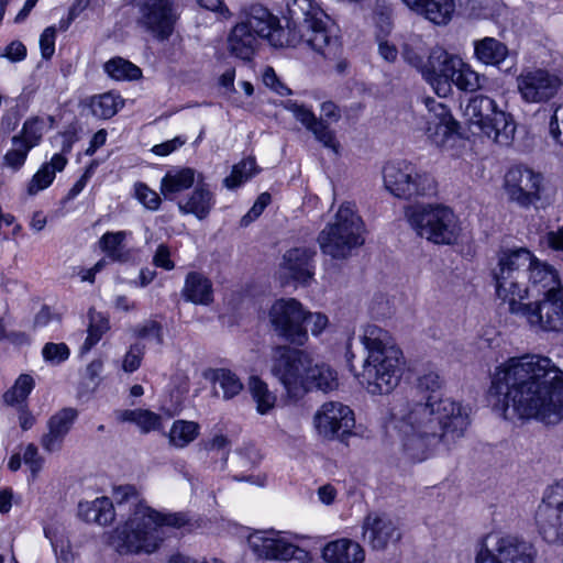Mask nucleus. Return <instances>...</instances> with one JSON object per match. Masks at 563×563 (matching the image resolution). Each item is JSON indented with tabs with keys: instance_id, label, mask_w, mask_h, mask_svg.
Listing matches in <instances>:
<instances>
[{
	"instance_id": "obj_24",
	"label": "nucleus",
	"mask_w": 563,
	"mask_h": 563,
	"mask_svg": "<svg viewBox=\"0 0 563 563\" xmlns=\"http://www.w3.org/2000/svg\"><path fill=\"white\" fill-rule=\"evenodd\" d=\"M285 108L290 111L294 117L305 125L319 142L323 144V146L338 153L339 143L335 140V135L322 119H318L310 109L302 104H298L292 100H288L285 103Z\"/></svg>"
},
{
	"instance_id": "obj_41",
	"label": "nucleus",
	"mask_w": 563,
	"mask_h": 563,
	"mask_svg": "<svg viewBox=\"0 0 563 563\" xmlns=\"http://www.w3.org/2000/svg\"><path fill=\"white\" fill-rule=\"evenodd\" d=\"M118 419L123 422L135 423L144 433L158 430L162 418L146 409H126L118 412Z\"/></svg>"
},
{
	"instance_id": "obj_13",
	"label": "nucleus",
	"mask_w": 563,
	"mask_h": 563,
	"mask_svg": "<svg viewBox=\"0 0 563 563\" xmlns=\"http://www.w3.org/2000/svg\"><path fill=\"white\" fill-rule=\"evenodd\" d=\"M311 360V356L302 350L278 345L273 350L271 372L288 394L297 396L302 391L303 379L310 368Z\"/></svg>"
},
{
	"instance_id": "obj_18",
	"label": "nucleus",
	"mask_w": 563,
	"mask_h": 563,
	"mask_svg": "<svg viewBox=\"0 0 563 563\" xmlns=\"http://www.w3.org/2000/svg\"><path fill=\"white\" fill-rule=\"evenodd\" d=\"M460 65V57L448 53L442 47H434L427 58L422 78L439 97H448L452 92L453 78Z\"/></svg>"
},
{
	"instance_id": "obj_15",
	"label": "nucleus",
	"mask_w": 563,
	"mask_h": 563,
	"mask_svg": "<svg viewBox=\"0 0 563 563\" xmlns=\"http://www.w3.org/2000/svg\"><path fill=\"white\" fill-rule=\"evenodd\" d=\"M521 301L512 305L509 311L523 317L532 329L544 332L563 331V294L545 296L530 303Z\"/></svg>"
},
{
	"instance_id": "obj_51",
	"label": "nucleus",
	"mask_w": 563,
	"mask_h": 563,
	"mask_svg": "<svg viewBox=\"0 0 563 563\" xmlns=\"http://www.w3.org/2000/svg\"><path fill=\"white\" fill-rule=\"evenodd\" d=\"M213 382L221 388L224 399L235 397L243 389V384L236 374L227 368L217 369L213 374Z\"/></svg>"
},
{
	"instance_id": "obj_20",
	"label": "nucleus",
	"mask_w": 563,
	"mask_h": 563,
	"mask_svg": "<svg viewBox=\"0 0 563 563\" xmlns=\"http://www.w3.org/2000/svg\"><path fill=\"white\" fill-rule=\"evenodd\" d=\"M542 176L530 168L516 166L505 175V190L511 201L521 207L533 205L540 199Z\"/></svg>"
},
{
	"instance_id": "obj_46",
	"label": "nucleus",
	"mask_w": 563,
	"mask_h": 563,
	"mask_svg": "<svg viewBox=\"0 0 563 563\" xmlns=\"http://www.w3.org/2000/svg\"><path fill=\"white\" fill-rule=\"evenodd\" d=\"M198 434V423L187 420H176L168 433L169 443L175 448L183 449L191 443Z\"/></svg>"
},
{
	"instance_id": "obj_17",
	"label": "nucleus",
	"mask_w": 563,
	"mask_h": 563,
	"mask_svg": "<svg viewBox=\"0 0 563 563\" xmlns=\"http://www.w3.org/2000/svg\"><path fill=\"white\" fill-rule=\"evenodd\" d=\"M517 91L526 103H547L562 86V79L542 68L522 70L516 78Z\"/></svg>"
},
{
	"instance_id": "obj_64",
	"label": "nucleus",
	"mask_w": 563,
	"mask_h": 563,
	"mask_svg": "<svg viewBox=\"0 0 563 563\" xmlns=\"http://www.w3.org/2000/svg\"><path fill=\"white\" fill-rule=\"evenodd\" d=\"M55 27H46L40 37L41 54L44 59H49L55 52Z\"/></svg>"
},
{
	"instance_id": "obj_29",
	"label": "nucleus",
	"mask_w": 563,
	"mask_h": 563,
	"mask_svg": "<svg viewBox=\"0 0 563 563\" xmlns=\"http://www.w3.org/2000/svg\"><path fill=\"white\" fill-rule=\"evenodd\" d=\"M322 558L327 563H363L365 551L357 542L343 538L327 543Z\"/></svg>"
},
{
	"instance_id": "obj_19",
	"label": "nucleus",
	"mask_w": 563,
	"mask_h": 563,
	"mask_svg": "<svg viewBox=\"0 0 563 563\" xmlns=\"http://www.w3.org/2000/svg\"><path fill=\"white\" fill-rule=\"evenodd\" d=\"M353 411L338 401L324 402L314 413L313 424L324 439H343L354 428Z\"/></svg>"
},
{
	"instance_id": "obj_53",
	"label": "nucleus",
	"mask_w": 563,
	"mask_h": 563,
	"mask_svg": "<svg viewBox=\"0 0 563 563\" xmlns=\"http://www.w3.org/2000/svg\"><path fill=\"white\" fill-rule=\"evenodd\" d=\"M90 324L88 328V335L81 346V352H88L95 344H97L103 333L109 329V322L100 314H95L89 311Z\"/></svg>"
},
{
	"instance_id": "obj_12",
	"label": "nucleus",
	"mask_w": 563,
	"mask_h": 563,
	"mask_svg": "<svg viewBox=\"0 0 563 563\" xmlns=\"http://www.w3.org/2000/svg\"><path fill=\"white\" fill-rule=\"evenodd\" d=\"M251 551L266 561H288L295 559L301 563H311V554L297 547L288 533L276 530H255L247 537Z\"/></svg>"
},
{
	"instance_id": "obj_60",
	"label": "nucleus",
	"mask_w": 563,
	"mask_h": 563,
	"mask_svg": "<svg viewBox=\"0 0 563 563\" xmlns=\"http://www.w3.org/2000/svg\"><path fill=\"white\" fill-rule=\"evenodd\" d=\"M549 133L554 143L563 147V104L555 108L550 119Z\"/></svg>"
},
{
	"instance_id": "obj_62",
	"label": "nucleus",
	"mask_w": 563,
	"mask_h": 563,
	"mask_svg": "<svg viewBox=\"0 0 563 563\" xmlns=\"http://www.w3.org/2000/svg\"><path fill=\"white\" fill-rule=\"evenodd\" d=\"M0 57L11 63H18L26 57V47L20 41H12L3 49L0 51Z\"/></svg>"
},
{
	"instance_id": "obj_58",
	"label": "nucleus",
	"mask_w": 563,
	"mask_h": 563,
	"mask_svg": "<svg viewBox=\"0 0 563 563\" xmlns=\"http://www.w3.org/2000/svg\"><path fill=\"white\" fill-rule=\"evenodd\" d=\"M133 334L140 339L153 336L158 345H162L164 342L163 328L157 321L154 320H148L143 324L136 325L133 329Z\"/></svg>"
},
{
	"instance_id": "obj_11",
	"label": "nucleus",
	"mask_w": 563,
	"mask_h": 563,
	"mask_svg": "<svg viewBox=\"0 0 563 563\" xmlns=\"http://www.w3.org/2000/svg\"><path fill=\"white\" fill-rule=\"evenodd\" d=\"M132 4L137 27L158 42L170 38L179 18L173 0H133Z\"/></svg>"
},
{
	"instance_id": "obj_45",
	"label": "nucleus",
	"mask_w": 563,
	"mask_h": 563,
	"mask_svg": "<svg viewBox=\"0 0 563 563\" xmlns=\"http://www.w3.org/2000/svg\"><path fill=\"white\" fill-rule=\"evenodd\" d=\"M45 131V121L40 117L29 118L22 126L19 134L14 135L11 140L12 144L18 142L23 143L29 148L37 146L43 137Z\"/></svg>"
},
{
	"instance_id": "obj_42",
	"label": "nucleus",
	"mask_w": 563,
	"mask_h": 563,
	"mask_svg": "<svg viewBox=\"0 0 563 563\" xmlns=\"http://www.w3.org/2000/svg\"><path fill=\"white\" fill-rule=\"evenodd\" d=\"M306 35L303 31H300L298 26H295L294 23L287 19L286 29L280 26L279 21L277 22L268 42L275 47H296L303 44V36Z\"/></svg>"
},
{
	"instance_id": "obj_9",
	"label": "nucleus",
	"mask_w": 563,
	"mask_h": 563,
	"mask_svg": "<svg viewBox=\"0 0 563 563\" xmlns=\"http://www.w3.org/2000/svg\"><path fill=\"white\" fill-rule=\"evenodd\" d=\"M383 180L385 188L401 199L432 196L437 191L434 178L408 161L386 163L383 167Z\"/></svg>"
},
{
	"instance_id": "obj_38",
	"label": "nucleus",
	"mask_w": 563,
	"mask_h": 563,
	"mask_svg": "<svg viewBox=\"0 0 563 563\" xmlns=\"http://www.w3.org/2000/svg\"><path fill=\"white\" fill-rule=\"evenodd\" d=\"M474 55L482 64L497 66L506 59L508 48L494 37H484L474 42Z\"/></svg>"
},
{
	"instance_id": "obj_5",
	"label": "nucleus",
	"mask_w": 563,
	"mask_h": 563,
	"mask_svg": "<svg viewBox=\"0 0 563 563\" xmlns=\"http://www.w3.org/2000/svg\"><path fill=\"white\" fill-rule=\"evenodd\" d=\"M534 263V255L525 247L505 250L498 255V264L494 269L496 294L509 305L522 300L529 292L528 274Z\"/></svg>"
},
{
	"instance_id": "obj_2",
	"label": "nucleus",
	"mask_w": 563,
	"mask_h": 563,
	"mask_svg": "<svg viewBox=\"0 0 563 563\" xmlns=\"http://www.w3.org/2000/svg\"><path fill=\"white\" fill-rule=\"evenodd\" d=\"M413 402L399 416L397 429L404 459L423 462L433 455L440 443L450 449L464 435L470 424L466 410L453 399Z\"/></svg>"
},
{
	"instance_id": "obj_63",
	"label": "nucleus",
	"mask_w": 563,
	"mask_h": 563,
	"mask_svg": "<svg viewBox=\"0 0 563 563\" xmlns=\"http://www.w3.org/2000/svg\"><path fill=\"white\" fill-rule=\"evenodd\" d=\"M262 77L264 85L276 93L280 96H287L290 93V89L278 79L275 70L272 67H266Z\"/></svg>"
},
{
	"instance_id": "obj_61",
	"label": "nucleus",
	"mask_w": 563,
	"mask_h": 563,
	"mask_svg": "<svg viewBox=\"0 0 563 563\" xmlns=\"http://www.w3.org/2000/svg\"><path fill=\"white\" fill-rule=\"evenodd\" d=\"M271 195L268 192L261 194L254 202L251 210L242 217L241 225L247 227L252 221L257 219L264 211V209L271 203Z\"/></svg>"
},
{
	"instance_id": "obj_3",
	"label": "nucleus",
	"mask_w": 563,
	"mask_h": 563,
	"mask_svg": "<svg viewBox=\"0 0 563 563\" xmlns=\"http://www.w3.org/2000/svg\"><path fill=\"white\" fill-rule=\"evenodd\" d=\"M118 507L130 504L132 514L124 525L108 538L109 545L120 554H152L166 539L165 527L181 528L188 522L183 512L163 514L141 503L134 486H119L113 492Z\"/></svg>"
},
{
	"instance_id": "obj_10",
	"label": "nucleus",
	"mask_w": 563,
	"mask_h": 563,
	"mask_svg": "<svg viewBox=\"0 0 563 563\" xmlns=\"http://www.w3.org/2000/svg\"><path fill=\"white\" fill-rule=\"evenodd\" d=\"M537 549L514 536L487 534L477 544L475 563H536Z\"/></svg>"
},
{
	"instance_id": "obj_16",
	"label": "nucleus",
	"mask_w": 563,
	"mask_h": 563,
	"mask_svg": "<svg viewBox=\"0 0 563 563\" xmlns=\"http://www.w3.org/2000/svg\"><path fill=\"white\" fill-rule=\"evenodd\" d=\"M539 533L549 543H563V479L550 486L536 512Z\"/></svg>"
},
{
	"instance_id": "obj_32",
	"label": "nucleus",
	"mask_w": 563,
	"mask_h": 563,
	"mask_svg": "<svg viewBox=\"0 0 563 563\" xmlns=\"http://www.w3.org/2000/svg\"><path fill=\"white\" fill-rule=\"evenodd\" d=\"M301 394L310 390H321L324 393L334 390L338 383V375L334 369L324 363L310 362V368L307 371Z\"/></svg>"
},
{
	"instance_id": "obj_36",
	"label": "nucleus",
	"mask_w": 563,
	"mask_h": 563,
	"mask_svg": "<svg viewBox=\"0 0 563 563\" xmlns=\"http://www.w3.org/2000/svg\"><path fill=\"white\" fill-rule=\"evenodd\" d=\"M278 18L273 15L266 8L261 4H254L246 13V18L242 23L254 32L256 38H266L268 41L274 27L277 25Z\"/></svg>"
},
{
	"instance_id": "obj_59",
	"label": "nucleus",
	"mask_w": 563,
	"mask_h": 563,
	"mask_svg": "<svg viewBox=\"0 0 563 563\" xmlns=\"http://www.w3.org/2000/svg\"><path fill=\"white\" fill-rule=\"evenodd\" d=\"M23 461L30 467L32 479H35L44 464V459L38 454V449L35 444L30 443L26 445L23 452Z\"/></svg>"
},
{
	"instance_id": "obj_47",
	"label": "nucleus",
	"mask_w": 563,
	"mask_h": 563,
	"mask_svg": "<svg viewBox=\"0 0 563 563\" xmlns=\"http://www.w3.org/2000/svg\"><path fill=\"white\" fill-rule=\"evenodd\" d=\"M123 104L124 101L120 96L112 92H106L93 97L90 102V108L95 117L99 119H110L121 107H123Z\"/></svg>"
},
{
	"instance_id": "obj_21",
	"label": "nucleus",
	"mask_w": 563,
	"mask_h": 563,
	"mask_svg": "<svg viewBox=\"0 0 563 563\" xmlns=\"http://www.w3.org/2000/svg\"><path fill=\"white\" fill-rule=\"evenodd\" d=\"M364 539L374 550H385L401 539L397 523L385 514H369L363 523Z\"/></svg>"
},
{
	"instance_id": "obj_37",
	"label": "nucleus",
	"mask_w": 563,
	"mask_h": 563,
	"mask_svg": "<svg viewBox=\"0 0 563 563\" xmlns=\"http://www.w3.org/2000/svg\"><path fill=\"white\" fill-rule=\"evenodd\" d=\"M413 11L437 25H446L455 11V1L422 0Z\"/></svg>"
},
{
	"instance_id": "obj_28",
	"label": "nucleus",
	"mask_w": 563,
	"mask_h": 563,
	"mask_svg": "<svg viewBox=\"0 0 563 563\" xmlns=\"http://www.w3.org/2000/svg\"><path fill=\"white\" fill-rule=\"evenodd\" d=\"M288 20L300 31L327 20V13L313 0H291L287 5Z\"/></svg>"
},
{
	"instance_id": "obj_26",
	"label": "nucleus",
	"mask_w": 563,
	"mask_h": 563,
	"mask_svg": "<svg viewBox=\"0 0 563 563\" xmlns=\"http://www.w3.org/2000/svg\"><path fill=\"white\" fill-rule=\"evenodd\" d=\"M528 287L529 290H534L537 294L543 295V297L563 294L558 272L536 257L528 274Z\"/></svg>"
},
{
	"instance_id": "obj_57",
	"label": "nucleus",
	"mask_w": 563,
	"mask_h": 563,
	"mask_svg": "<svg viewBox=\"0 0 563 563\" xmlns=\"http://www.w3.org/2000/svg\"><path fill=\"white\" fill-rule=\"evenodd\" d=\"M44 360L52 364H59L69 357V349L65 343H46L42 350Z\"/></svg>"
},
{
	"instance_id": "obj_48",
	"label": "nucleus",
	"mask_w": 563,
	"mask_h": 563,
	"mask_svg": "<svg viewBox=\"0 0 563 563\" xmlns=\"http://www.w3.org/2000/svg\"><path fill=\"white\" fill-rule=\"evenodd\" d=\"M258 172L255 158L247 157L233 166L231 175L224 178L223 184L228 189L238 188Z\"/></svg>"
},
{
	"instance_id": "obj_33",
	"label": "nucleus",
	"mask_w": 563,
	"mask_h": 563,
	"mask_svg": "<svg viewBox=\"0 0 563 563\" xmlns=\"http://www.w3.org/2000/svg\"><path fill=\"white\" fill-rule=\"evenodd\" d=\"M181 296L195 305H210L213 300L212 284L201 273L190 272L185 278Z\"/></svg>"
},
{
	"instance_id": "obj_25",
	"label": "nucleus",
	"mask_w": 563,
	"mask_h": 563,
	"mask_svg": "<svg viewBox=\"0 0 563 563\" xmlns=\"http://www.w3.org/2000/svg\"><path fill=\"white\" fill-rule=\"evenodd\" d=\"M330 18L321 23H314L312 27L303 30L307 35L303 36V44L311 47L324 58H335L340 52V43L338 36L333 35L330 30Z\"/></svg>"
},
{
	"instance_id": "obj_30",
	"label": "nucleus",
	"mask_w": 563,
	"mask_h": 563,
	"mask_svg": "<svg viewBox=\"0 0 563 563\" xmlns=\"http://www.w3.org/2000/svg\"><path fill=\"white\" fill-rule=\"evenodd\" d=\"M316 252L308 247H295L284 255V268L289 276L306 284L312 277L311 262Z\"/></svg>"
},
{
	"instance_id": "obj_55",
	"label": "nucleus",
	"mask_w": 563,
	"mask_h": 563,
	"mask_svg": "<svg viewBox=\"0 0 563 563\" xmlns=\"http://www.w3.org/2000/svg\"><path fill=\"white\" fill-rule=\"evenodd\" d=\"M135 196L146 209L152 211L158 210L162 202L159 195L143 183L135 184Z\"/></svg>"
},
{
	"instance_id": "obj_50",
	"label": "nucleus",
	"mask_w": 563,
	"mask_h": 563,
	"mask_svg": "<svg viewBox=\"0 0 563 563\" xmlns=\"http://www.w3.org/2000/svg\"><path fill=\"white\" fill-rule=\"evenodd\" d=\"M35 385L33 377L29 374H21L14 385L4 393L3 401L9 406L22 405L31 394Z\"/></svg>"
},
{
	"instance_id": "obj_27",
	"label": "nucleus",
	"mask_w": 563,
	"mask_h": 563,
	"mask_svg": "<svg viewBox=\"0 0 563 563\" xmlns=\"http://www.w3.org/2000/svg\"><path fill=\"white\" fill-rule=\"evenodd\" d=\"M214 205V196L208 185L203 183L201 174H198L197 186L185 200L177 206L183 214H194L197 219H206Z\"/></svg>"
},
{
	"instance_id": "obj_44",
	"label": "nucleus",
	"mask_w": 563,
	"mask_h": 563,
	"mask_svg": "<svg viewBox=\"0 0 563 563\" xmlns=\"http://www.w3.org/2000/svg\"><path fill=\"white\" fill-rule=\"evenodd\" d=\"M249 389L254 402L256 404V410L258 413L266 415L274 409L276 396L268 389L266 383L256 376H252L249 382Z\"/></svg>"
},
{
	"instance_id": "obj_34",
	"label": "nucleus",
	"mask_w": 563,
	"mask_h": 563,
	"mask_svg": "<svg viewBox=\"0 0 563 563\" xmlns=\"http://www.w3.org/2000/svg\"><path fill=\"white\" fill-rule=\"evenodd\" d=\"M257 38L242 22L238 23L229 34V52L238 58L250 60L255 53Z\"/></svg>"
},
{
	"instance_id": "obj_6",
	"label": "nucleus",
	"mask_w": 563,
	"mask_h": 563,
	"mask_svg": "<svg viewBox=\"0 0 563 563\" xmlns=\"http://www.w3.org/2000/svg\"><path fill=\"white\" fill-rule=\"evenodd\" d=\"M363 222L353 206L344 202L340 206L332 222L318 236L323 254L333 258H345L364 243Z\"/></svg>"
},
{
	"instance_id": "obj_23",
	"label": "nucleus",
	"mask_w": 563,
	"mask_h": 563,
	"mask_svg": "<svg viewBox=\"0 0 563 563\" xmlns=\"http://www.w3.org/2000/svg\"><path fill=\"white\" fill-rule=\"evenodd\" d=\"M424 104L427 113L423 115L426 122L423 130L430 139L445 137L456 130L457 122L444 103L428 97L424 99Z\"/></svg>"
},
{
	"instance_id": "obj_39",
	"label": "nucleus",
	"mask_w": 563,
	"mask_h": 563,
	"mask_svg": "<svg viewBox=\"0 0 563 563\" xmlns=\"http://www.w3.org/2000/svg\"><path fill=\"white\" fill-rule=\"evenodd\" d=\"M67 164V159L62 154H55L49 163H45L35 173L27 186L30 195H36L38 191L47 188L55 178L56 172H62Z\"/></svg>"
},
{
	"instance_id": "obj_31",
	"label": "nucleus",
	"mask_w": 563,
	"mask_h": 563,
	"mask_svg": "<svg viewBox=\"0 0 563 563\" xmlns=\"http://www.w3.org/2000/svg\"><path fill=\"white\" fill-rule=\"evenodd\" d=\"M198 174L190 167H176L169 169L161 180V192L173 200L176 195L189 189L197 183Z\"/></svg>"
},
{
	"instance_id": "obj_40",
	"label": "nucleus",
	"mask_w": 563,
	"mask_h": 563,
	"mask_svg": "<svg viewBox=\"0 0 563 563\" xmlns=\"http://www.w3.org/2000/svg\"><path fill=\"white\" fill-rule=\"evenodd\" d=\"M129 234L126 231L106 232L99 240V246L112 262L125 263L131 256L124 245Z\"/></svg>"
},
{
	"instance_id": "obj_8",
	"label": "nucleus",
	"mask_w": 563,
	"mask_h": 563,
	"mask_svg": "<svg viewBox=\"0 0 563 563\" xmlns=\"http://www.w3.org/2000/svg\"><path fill=\"white\" fill-rule=\"evenodd\" d=\"M465 117L471 126L499 145H509L515 136L516 122L512 115L499 109L497 102L485 95L472 97L465 107Z\"/></svg>"
},
{
	"instance_id": "obj_4",
	"label": "nucleus",
	"mask_w": 563,
	"mask_h": 563,
	"mask_svg": "<svg viewBox=\"0 0 563 563\" xmlns=\"http://www.w3.org/2000/svg\"><path fill=\"white\" fill-rule=\"evenodd\" d=\"M361 342L366 351L360 384L372 395L389 394L400 382L405 358L393 335L376 324L363 328Z\"/></svg>"
},
{
	"instance_id": "obj_56",
	"label": "nucleus",
	"mask_w": 563,
	"mask_h": 563,
	"mask_svg": "<svg viewBox=\"0 0 563 563\" xmlns=\"http://www.w3.org/2000/svg\"><path fill=\"white\" fill-rule=\"evenodd\" d=\"M145 346L141 343H134L130 346L129 351L125 353L122 362V369L125 373L135 372L142 363V358L144 356Z\"/></svg>"
},
{
	"instance_id": "obj_43",
	"label": "nucleus",
	"mask_w": 563,
	"mask_h": 563,
	"mask_svg": "<svg viewBox=\"0 0 563 563\" xmlns=\"http://www.w3.org/2000/svg\"><path fill=\"white\" fill-rule=\"evenodd\" d=\"M456 68V75L453 78L455 85L462 91L474 92L485 87L487 78L475 71L468 64L461 59V65Z\"/></svg>"
},
{
	"instance_id": "obj_35",
	"label": "nucleus",
	"mask_w": 563,
	"mask_h": 563,
	"mask_svg": "<svg viewBox=\"0 0 563 563\" xmlns=\"http://www.w3.org/2000/svg\"><path fill=\"white\" fill-rule=\"evenodd\" d=\"M78 515L87 522L107 526L113 521L115 514L112 501L108 497H100L79 503Z\"/></svg>"
},
{
	"instance_id": "obj_54",
	"label": "nucleus",
	"mask_w": 563,
	"mask_h": 563,
	"mask_svg": "<svg viewBox=\"0 0 563 563\" xmlns=\"http://www.w3.org/2000/svg\"><path fill=\"white\" fill-rule=\"evenodd\" d=\"M30 151L31 148L21 142L12 144V148L9 150L3 157L4 166L13 170H19L24 165Z\"/></svg>"
},
{
	"instance_id": "obj_14",
	"label": "nucleus",
	"mask_w": 563,
	"mask_h": 563,
	"mask_svg": "<svg viewBox=\"0 0 563 563\" xmlns=\"http://www.w3.org/2000/svg\"><path fill=\"white\" fill-rule=\"evenodd\" d=\"M269 321L275 333L285 341L303 345L308 340L305 327L307 310L295 298L278 299L269 309Z\"/></svg>"
},
{
	"instance_id": "obj_22",
	"label": "nucleus",
	"mask_w": 563,
	"mask_h": 563,
	"mask_svg": "<svg viewBox=\"0 0 563 563\" xmlns=\"http://www.w3.org/2000/svg\"><path fill=\"white\" fill-rule=\"evenodd\" d=\"M78 412L73 408H64L53 415L47 421V432L41 437L42 448L48 452H57L63 448L64 440L70 431Z\"/></svg>"
},
{
	"instance_id": "obj_1",
	"label": "nucleus",
	"mask_w": 563,
	"mask_h": 563,
	"mask_svg": "<svg viewBox=\"0 0 563 563\" xmlns=\"http://www.w3.org/2000/svg\"><path fill=\"white\" fill-rule=\"evenodd\" d=\"M488 399L504 419L558 424L563 420V371L547 356L510 357L496 367Z\"/></svg>"
},
{
	"instance_id": "obj_7",
	"label": "nucleus",
	"mask_w": 563,
	"mask_h": 563,
	"mask_svg": "<svg viewBox=\"0 0 563 563\" xmlns=\"http://www.w3.org/2000/svg\"><path fill=\"white\" fill-rule=\"evenodd\" d=\"M405 216L412 230L422 239L439 245H451L460 235L454 212L441 205L407 207Z\"/></svg>"
},
{
	"instance_id": "obj_49",
	"label": "nucleus",
	"mask_w": 563,
	"mask_h": 563,
	"mask_svg": "<svg viewBox=\"0 0 563 563\" xmlns=\"http://www.w3.org/2000/svg\"><path fill=\"white\" fill-rule=\"evenodd\" d=\"M104 71L115 80H133L141 77V69L131 62L114 57L104 64Z\"/></svg>"
},
{
	"instance_id": "obj_52",
	"label": "nucleus",
	"mask_w": 563,
	"mask_h": 563,
	"mask_svg": "<svg viewBox=\"0 0 563 563\" xmlns=\"http://www.w3.org/2000/svg\"><path fill=\"white\" fill-rule=\"evenodd\" d=\"M441 387V379L438 373L429 371L423 373L418 377L417 389L420 393H428V395L422 396L421 400L418 402H427L429 398L433 397V401L444 400L445 398H441L438 396V390Z\"/></svg>"
}]
</instances>
